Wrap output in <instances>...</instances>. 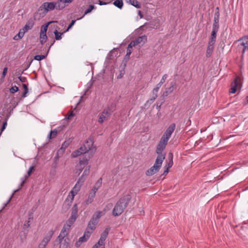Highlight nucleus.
I'll return each mask as SVG.
<instances>
[{
	"label": "nucleus",
	"mask_w": 248,
	"mask_h": 248,
	"mask_svg": "<svg viewBox=\"0 0 248 248\" xmlns=\"http://www.w3.org/2000/svg\"><path fill=\"white\" fill-rule=\"evenodd\" d=\"M75 22H76L75 20H72L71 23L68 26L67 29H66V30L65 31H64V32H65L68 31L74 25V24L75 23Z\"/></svg>",
	"instance_id": "51"
},
{
	"label": "nucleus",
	"mask_w": 248,
	"mask_h": 248,
	"mask_svg": "<svg viewBox=\"0 0 248 248\" xmlns=\"http://www.w3.org/2000/svg\"><path fill=\"white\" fill-rule=\"evenodd\" d=\"M47 55V54L46 55H36L34 58V59L35 60H37V61H41L42 60H43L44 59L46 56Z\"/></svg>",
	"instance_id": "43"
},
{
	"label": "nucleus",
	"mask_w": 248,
	"mask_h": 248,
	"mask_svg": "<svg viewBox=\"0 0 248 248\" xmlns=\"http://www.w3.org/2000/svg\"><path fill=\"white\" fill-rule=\"evenodd\" d=\"M56 4L54 2H44L39 8L38 11L44 9L45 12L47 13L49 10H53L56 8Z\"/></svg>",
	"instance_id": "8"
},
{
	"label": "nucleus",
	"mask_w": 248,
	"mask_h": 248,
	"mask_svg": "<svg viewBox=\"0 0 248 248\" xmlns=\"http://www.w3.org/2000/svg\"><path fill=\"white\" fill-rule=\"evenodd\" d=\"M102 183V179L101 178H99L93 187L92 189L93 191L96 193L98 189L101 187Z\"/></svg>",
	"instance_id": "22"
},
{
	"label": "nucleus",
	"mask_w": 248,
	"mask_h": 248,
	"mask_svg": "<svg viewBox=\"0 0 248 248\" xmlns=\"http://www.w3.org/2000/svg\"><path fill=\"white\" fill-rule=\"evenodd\" d=\"M54 33L55 34L56 40H59L62 39V35L63 33L59 32L57 30H56Z\"/></svg>",
	"instance_id": "39"
},
{
	"label": "nucleus",
	"mask_w": 248,
	"mask_h": 248,
	"mask_svg": "<svg viewBox=\"0 0 248 248\" xmlns=\"http://www.w3.org/2000/svg\"><path fill=\"white\" fill-rule=\"evenodd\" d=\"M167 78H168V75H167V74L164 75L162 76V78H161V80L160 81L159 83H160V84H163L165 82V80H166Z\"/></svg>",
	"instance_id": "49"
},
{
	"label": "nucleus",
	"mask_w": 248,
	"mask_h": 248,
	"mask_svg": "<svg viewBox=\"0 0 248 248\" xmlns=\"http://www.w3.org/2000/svg\"><path fill=\"white\" fill-rule=\"evenodd\" d=\"M32 217H30L29 218V220L26 222L24 224V226H26L27 227H29L30 226V220L32 219Z\"/></svg>",
	"instance_id": "53"
},
{
	"label": "nucleus",
	"mask_w": 248,
	"mask_h": 248,
	"mask_svg": "<svg viewBox=\"0 0 248 248\" xmlns=\"http://www.w3.org/2000/svg\"><path fill=\"white\" fill-rule=\"evenodd\" d=\"M95 225L92 224L91 223L89 222L87 229L88 230H91V231H93L95 229Z\"/></svg>",
	"instance_id": "47"
},
{
	"label": "nucleus",
	"mask_w": 248,
	"mask_h": 248,
	"mask_svg": "<svg viewBox=\"0 0 248 248\" xmlns=\"http://www.w3.org/2000/svg\"><path fill=\"white\" fill-rule=\"evenodd\" d=\"M218 28H219V25H218V23L217 22H214V23H213V29L212 30H218Z\"/></svg>",
	"instance_id": "50"
},
{
	"label": "nucleus",
	"mask_w": 248,
	"mask_h": 248,
	"mask_svg": "<svg viewBox=\"0 0 248 248\" xmlns=\"http://www.w3.org/2000/svg\"><path fill=\"white\" fill-rule=\"evenodd\" d=\"M25 32L26 31L23 29L20 30L18 34L14 37V39L17 40L21 39L23 37Z\"/></svg>",
	"instance_id": "25"
},
{
	"label": "nucleus",
	"mask_w": 248,
	"mask_h": 248,
	"mask_svg": "<svg viewBox=\"0 0 248 248\" xmlns=\"http://www.w3.org/2000/svg\"><path fill=\"white\" fill-rule=\"evenodd\" d=\"M47 39V36L46 34L40 33V41L41 44H44Z\"/></svg>",
	"instance_id": "37"
},
{
	"label": "nucleus",
	"mask_w": 248,
	"mask_h": 248,
	"mask_svg": "<svg viewBox=\"0 0 248 248\" xmlns=\"http://www.w3.org/2000/svg\"><path fill=\"white\" fill-rule=\"evenodd\" d=\"M114 110L115 107L112 105L104 109L98 115V121L99 123L102 124L105 121H107Z\"/></svg>",
	"instance_id": "5"
},
{
	"label": "nucleus",
	"mask_w": 248,
	"mask_h": 248,
	"mask_svg": "<svg viewBox=\"0 0 248 248\" xmlns=\"http://www.w3.org/2000/svg\"><path fill=\"white\" fill-rule=\"evenodd\" d=\"M218 9H219L218 7H217L216 8V10L217 11H216V12L215 13V16H214V22H216V23L219 22V18L220 14H219Z\"/></svg>",
	"instance_id": "32"
},
{
	"label": "nucleus",
	"mask_w": 248,
	"mask_h": 248,
	"mask_svg": "<svg viewBox=\"0 0 248 248\" xmlns=\"http://www.w3.org/2000/svg\"><path fill=\"white\" fill-rule=\"evenodd\" d=\"M88 238L85 236V235H84L82 236V237H80L79 238V240L81 242H85L87 240Z\"/></svg>",
	"instance_id": "52"
},
{
	"label": "nucleus",
	"mask_w": 248,
	"mask_h": 248,
	"mask_svg": "<svg viewBox=\"0 0 248 248\" xmlns=\"http://www.w3.org/2000/svg\"><path fill=\"white\" fill-rule=\"evenodd\" d=\"M92 248H98L97 245H95L93 246Z\"/></svg>",
	"instance_id": "64"
},
{
	"label": "nucleus",
	"mask_w": 248,
	"mask_h": 248,
	"mask_svg": "<svg viewBox=\"0 0 248 248\" xmlns=\"http://www.w3.org/2000/svg\"><path fill=\"white\" fill-rule=\"evenodd\" d=\"M158 92V91L156 90V89H154L153 90V91H152L153 96L149 100L147 101L146 104H151L155 100V99L157 97Z\"/></svg>",
	"instance_id": "19"
},
{
	"label": "nucleus",
	"mask_w": 248,
	"mask_h": 248,
	"mask_svg": "<svg viewBox=\"0 0 248 248\" xmlns=\"http://www.w3.org/2000/svg\"><path fill=\"white\" fill-rule=\"evenodd\" d=\"M78 205L77 204H75L72 209V212L71 215H75L76 216L78 217Z\"/></svg>",
	"instance_id": "36"
},
{
	"label": "nucleus",
	"mask_w": 248,
	"mask_h": 248,
	"mask_svg": "<svg viewBox=\"0 0 248 248\" xmlns=\"http://www.w3.org/2000/svg\"><path fill=\"white\" fill-rule=\"evenodd\" d=\"M49 23H48L47 24H46L45 25H43L42 27L40 33L46 34V31H47V27H48V25L49 24Z\"/></svg>",
	"instance_id": "40"
},
{
	"label": "nucleus",
	"mask_w": 248,
	"mask_h": 248,
	"mask_svg": "<svg viewBox=\"0 0 248 248\" xmlns=\"http://www.w3.org/2000/svg\"><path fill=\"white\" fill-rule=\"evenodd\" d=\"M113 4L119 9H122L123 6V0H116Z\"/></svg>",
	"instance_id": "31"
},
{
	"label": "nucleus",
	"mask_w": 248,
	"mask_h": 248,
	"mask_svg": "<svg viewBox=\"0 0 248 248\" xmlns=\"http://www.w3.org/2000/svg\"><path fill=\"white\" fill-rule=\"evenodd\" d=\"M131 198L129 194L123 195L115 205L112 211L113 215L115 217L121 215L127 206Z\"/></svg>",
	"instance_id": "2"
},
{
	"label": "nucleus",
	"mask_w": 248,
	"mask_h": 248,
	"mask_svg": "<svg viewBox=\"0 0 248 248\" xmlns=\"http://www.w3.org/2000/svg\"><path fill=\"white\" fill-rule=\"evenodd\" d=\"M56 8L59 10L64 9L66 6V3L64 0H58L56 2Z\"/></svg>",
	"instance_id": "17"
},
{
	"label": "nucleus",
	"mask_w": 248,
	"mask_h": 248,
	"mask_svg": "<svg viewBox=\"0 0 248 248\" xmlns=\"http://www.w3.org/2000/svg\"><path fill=\"white\" fill-rule=\"evenodd\" d=\"M124 73L122 72V71L121 72L120 75L117 77L118 78H122L124 76Z\"/></svg>",
	"instance_id": "59"
},
{
	"label": "nucleus",
	"mask_w": 248,
	"mask_h": 248,
	"mask_svg": "<svg viewBox=\"0 0 248 248\" xmlns=\"http://www.w3.org/2000/svg\"><path fill=\"white\" fill-rule=\"evenodd\" d=\"M99 4L100 5H106L107 4V3L106 2H103V1H101V0H99Z\"/></svg>",
	"instance_id": "61"
},
{
	"label": "nucleus",
	"mask_w": 248,
	"mask_h": 248,
	"mask_svg": "<svg viewBox=\"0 0 248 248\" xmlns=\"http://www.w3.org/2000/svg\"><path fill=\"white\" fill-rule=\"evenodd\" d=\"M66 147L67 145H65V143H63L62 145V147L58 151L57 155L55 156V159H58L60 157L59 154H62Z\"/></svg>",
	"instance_id": "24"
},
{
	"label": "nucleus",
	"mask_w": 248,
	"mask_h": 248,
	"mask_svg": "<svg viewBox=\"0 0 248 248\" xmlns=\"http://www.w3.org/2000/svg\"><path fill=\"white\" fill-rule=\"evenodd\" d=\"M54 233V231L53 230H50L46 235L42 242L46 244H47L51 240L52 236Z\"/></svg>",
	"instance_id": "16"
},
{
	"label": "nucleus",
	"mask_w": 248,
	"mask_h": 248,
	"mask_svg": "<svg viewBox=\"0 0 248 248\" xmlns=\"http://www.w3.org/2000/svg\"><path fill=\"white\" fill-rule=\"evenodd\" d=\"M158 171L156 170L155 169H154L151 168L146 171V174L147 176H151L156 173Z\"/></svg>",
	"instance_id": "34"
},
{
	"label": "nucleus",
	"mask_w": 248,
	"mask_h": 248,
	"mask_svg": "<svg viewBox=\"0 0 248 248\" xmlns=\"http://www.w3.org/2000/svg\"><path fill=\"white\" fill-rule=\"evenodd\" d=\"M129 2L137 8H140L141 7L140 3L137 0H129Z\"/></svg>",
	"instance_id": "30"
},
{
	"label": "nucleus",
	"mask_w": 248,
	"mask_h": 248,
	"mask_svg": "<svg viewBox=\"0 0 248 248\" xmlns=\"http://www.w3.org/2000/svg\"><path fill=\"white\" fill-rule=\"evenodd\" d=\"M217 30H212L211 32V36L210 38L209 41H212V42L215 43L216 38L217 36Z\"/></svg>",
	"instance_id": "28"
},
{
	"label": "nucleus",
	"mask_w": 248,
	"mask_h": 248,
	"mask_svg": "<svg viewBox=\"0 0 248 248\" xmlns=\"http://www.w3.org/2000/svg\"><path fill=\"white\" fill-rule=\"evenodd\" d=\"M92 232H93V231H91V230L87 229V230L85 232L84 235H85V236H86L88 238H89L91 235V234L92 233Z\"/></svg>",
	"instance_id": "48"
},
{
	"label": "nucleus",
	"mask_w": 248,
	"mask_h": 248,
	"mask_svg": "<svg viewBox=\"0 0 248 248\" xmlns=\"http://www.w3.org/2000/svg\"><path fill=\"white\" fill-rule=\"evenodd\" d=\"M81 152L80 151V150H79V149L77 150H76L75 151H74L72 154H71V156L73 158H75V157H77L79 155H80L81 154H82L81 153H80Z\"/></svg>",
	"instance_id": "38"
},
{
	"label": "nucleus",
	"mask_w": 248,
	"mask_h": 248,
	"mask_svg": "<svg viewBox=\"0 0 248 248\" xmlns=\"http://www.w3.org/2000/svg\"><path fill=\"white\" fill-rule=\"evenodd\" d=\"M34 22L32 19H30L28 21L25 25L24 27L22 28L26 32L31 29L34 25Z\"/></svg>",
	"instance_id": "18"
},
{
	"label": "nucleus",
	"mask_w": 248,
	"mask_h": 248,
	"mask_svg": "<svg viewBox=\"0 0 248 248\" xmlns=\"http://www.w3.org/2000/svg\"><path fill=\"white\" fill-rule=\"evenodd\" d=\"M7 71H8V68L7 67H4V69H3L2 73V76H1V78H0V80L1 81H3L4 80V79L5 78V77L6 76V74L7 73Z\"/></svg>",
	"instance_id": "42"
},
{
	"label": "nucleus",
	"mask_w": 248,
	"mask_h": 248,
	"mask_svg": "<svg viewBox=\"0 0 248 248\" xmlns=\"http://www.w3.org/2000/svg\"><path fill=\"white\" fill-rule=\"evenodd\" d=\"M18 78L22 82H24L25 81L26 78L24 77H19Z\"/></svg>",
	"instance_id": "58"
},
{
	"label": "nucleus",
	"mask_w": 248,
	"mask_h": 248,
	"mask_svg": "<svg viewBox=\"0 0 248 248\" xmlns=\"http://www.w3.org/2000/svg\"><path fill=\"white\" fill-rule=\"evenodd\" d=\"M94 8H95V6L94 5H90L89 8L87 9H86V11H85L84 15L80 18H78V20L82 18L85 15L90 13L92 11V10L94 9Z\"/></svg>",
	"instance_id": "33"
},
{
	"label": "nucleus",
	"mask_w": 248,
	"mask_h": 248,
	"mask_svg": "<svg viewBox=\"0 0 248 248\" xmlns=\"http://www.w3.org/2000/svg\"><path fill=\"white\" fill-rule=\"evenodd\" d=\"M65 230V229L61 230L54 242L55 245L59 246V248H70L69 239L67 237L69 232Z\"/></svg>",
	"instance_id": "3"
},
{
	"label": "nucleus",
	"mask_w": 248,
	"mask_h": 248,
	"mask_svg": "<svg viewBox=\"0 0 248 248\" xmlns=\"http://www.w3.org/2000/svg\"><path fill=\"white\" fill-rule=\"evenodd\" d=\"M18 88L17 86H15L11 87L9 90L11 93H14L17 92L18 91Z\"/></svg>",
	"instance_id": "44"
},
{
	"label": "nucleus",
	"mask_w": 248,
	"mask_h": 248,
	"mask_svg": "<svg viewBox=\"0 0 248 248\" xmlns=\"http://www.w3.org/2000/svg\"><path fill=\"white\" fill-rule=\"evenodd\" d=\"M214 44L215 43L212 42V41H209L206 52V56L207 58H209L211 56L214 49Z\"/></svg>",
	"instance_id": "15"
},
{
	"label": "nucleus",
	"mask_w": 248,
	"mask_h": 248,
	"mask_svg": "<svg viewBox=\"0 0 248 248\" xmlns=\"http://www.w3.org/2000/svg\"><path fill=\"white\" fill-rule=\"evenodd\" d=\"M57 135V130L55 129L53 130H51L48 135V138L50 139L54 138L56 137Z\"/></svg>",
	"instance_id": "35"
},
{
	"label": "nucleus",
	"mask_w": 248,
	"mask_h": 248,
	"mask_svg": "<svg viewBox=\"0 0 248 248\" xmlns=\"http://www.w3.org/2000/svg\"><path fill=\"white\" fill-rule=\"evenodd\" d=\"M169 162L165 166V168L170 169L173 165V154L171 153H169L168 154Z\"/></svg>",
	"instance_id": "21"
},
{
	"label": "nucleus",
	"mask_w": 248,
	"mask_h": 248,
	"mask_svg": "<svg viewBox=\"0 0 248 248\" xmlns=\"http://www.w3.org/2000/svg\"><path fill=\"white\" fill-rule=\"evenodd\" d=\"M22 86L24 89V92L23 93L22 97H25L27 96V94L28 93V88L27 85L25 84H23Z\"/></svg>",
	"instance_id": "41"
},
{
	"label": "nucleus",
	"mask_w": 248,
	"mask_h": 248,
	"mask_svg": "<svg viewBox=\"0 0 248 248\" xmlns=\"http://www.w3.org/2000/svg\"><path fill=\"white\" fill-rule=\"evenodd\" d=\"M81 187V186L79 185V182H77L75 186L72 188V189L69 192L67 198H66L64 203L63 205V207L65 206V208L68 209L69 207L71 205L74 199V197L79 191Z\"/></svg>",
	"instance_id": "4"
},
{
	"label": "nucleus",
	"mask_w": 248,
	"mask_h": 248,
	"mask_svg": "<svg viewBox=\"0 0 248 248\" xmlns=\"http://www.w3.org/2000/svg\"><path fill=\"white\" fill-rule=\"evenodd\" d=\"M86 155L82 159L79 161V163L76 166V169L78 170V174L79 175L82 171L83 169L88 164V160L93 157V155H89L87 157Z\"/></svg>",
	"instance_id": "6"
},
{
	"label": "nucleus",
	"mask_w": 248,
	"mask_h": 248,
	"mask_svg": "<svg viewBox=\"0 0 248 248\" xmlns=\"http://www.w3.org/2000/svg\"><path fill=\"white\" fill-rule=\"evenodd\" d=\"M109 228H106L105 231L102 233L101 235V236H100V239L104 241H105L106 239L107 238V236L108 235V232L109 231Z\"/></svg>",
	"instance_id": "27"
},
{
	"label": "nucleus",
	"mask_w": 248,
	"mask_h": 248,
	"mask_svg": "<svg viewBox=\"0 0 248 248\" xmlns=\"http://www.w3.org/2000/svg\"><path fill=\"white\" fill-rule=\"evenodd\" d=\"M91 166L87 165L83 171V174L79 178L77 182H79V185L82 186L85 180V177L88 176L90 173Z\"/></svg>",
	"instance_id": "12"
},
{
	"label": "nucleus",
	"mask_w": 248,
	"mask_h": 248,
	"mask_svg": "<svg viewBox=\"0 0 248 248\" xmlns=\"http://www.w3.org/2000/svg\"><path fill=\"white\" fill-rule=\"evenodd\" d=\"M77 216L71 215L66 223L64 225L62 229H64L66 232H69L71 225L74 223L77 219Z\"/></svg>",
	"instance_id": "11"
},
{
	"label": "nucleus",
	"mask_w": 248,
	"mask_h": 248,
	"mask_svg": "<svg viewBox=\"0 0 248 248\" xmlns=\"http://www.w3.org/2000/svg\"><path fill=\"white\" fill-rule=\"evenodd\" d=\"M162 84H160V83H159H159L156 85V87H155L154 89H156V90H158H158H159V88H160L161 87V86H162Z\"/></svg>",
	"instance_id": "57"
},
{
	"label": "nucleus",
	"mask_w": 248,
	"mask_h": 248,
	"mask_svg": "<svg viewBox=\"0 0 248 248\" xmlns=\"http://www.w3.org/2000/svg\"><path fill=\"white\" fill-rule=\"evenodd\" d=\"M134 47V46H133V45L131 43H130L128 45V46L127 47L126 54L125 56V59H129L130 55L131 54L132 51V47Z\"/></svg>",
	"instance_id": "26"
},
{
	"label": "nucleus",
	"mask_w": 248,
	"mask_h": 248,
	"mask_svg": "<svg viewBox=\"0 0 248 248\" xmlns=\"http://www.w3.org/2000/svg\"><path fill=\"white\" fill-rule=\"evenodd\" d=\"M74 0H64V1L66 2V3H71Z\"/></svg>",
	"instance_id": "63"
},
{
	"label": "nucleus",
	"mask_w": 248,
	"mask_h": 248,
	"mask_svg": "<svg viewBox=\"0 0 248 248\" xmlns=\"http://www.w3.org/2000/svg\"><path fill=\"white\" fill-rule=\"evenodd\" d=\"M95 194L96 193L95 192L91 190V192L89 194L88 199L85 201L86 204L88 205L90 203H91L93 202V198L95 196Z\"/></svg>",
	"instance_id": "20"
},
{
	"label": "nucleus",
	"mask_w": 248,
	"mask_h": 248,
	"mask_svg": "<svg viewBox=\"0 0 248 248\" xmlns=\"http://www.w3.org/2000/svg\"><path fill=\"white\" fill-rule=\"evenodd\" d=\"M74 115V113L73 112V111H72L68 115V116H66V118L68 119H71V117H73Z\"/></svg>",
	"instance_id": "55"
},
{
	"label": "nucleus",
	"mask_w": 248,
	"mask_h": 248,
	"mask_svg": "<svg viewBox=\"0 0 248 248\" xmlns=\"http://www.w3.org/2000/svg\"><path fill=\"white\" fill-rule=\"evenodd\" d=\"M98 221L95 218V216H93L92 218H91V220L90 221V223H91L92 224L95 225V226L98 223Z\"/></svg>",
	"instance_id": "46"
},
{
	"label": "nucleus",
	"mask_w": 248,
	"mask_h": 248,
	"mask_svg": "<svg viewBox=\"0 0 248 248\" xmlns=\"http://www.w3.org/2000/svg\"><path fill=\"white\" fill-rule=\"evenodd\" d=\"M147 41V37L145 35L140 36L136 38L135 40H133L130 42L133 46H136L141 44L143 45Z\"/></svg>",
	"instance_id": "14"
},
{
	"label": "nucleus",
	"mask_w": 248,
	"mask_h": 248,
	"mask_svg": "<svg viewBox=\"0 0 248 248\" xmlns=\"http://www.w3.org/2000/svg\"><path fill=\"white\" fill-rule=\"evenodd\" d=\"M105 214V211H97L93 215V216H95V218L98 221L100 217L104 215Z\"/></svg>",
	"instance_id": "29"
},
{
	"label": "nucleus",
	"mask_w": 248,
	"mask_h": 248,
	"mask_svg": "<svg viewBox=\"0 0 248 248\" xmlns=\"http://www.w3.org/2000/svg\"><path fill=\"white\" fill-rule=\"evenodd\" d=\"M35 170V168L33 166H31L30 167L28 171V176H25L24 177L22 178L21 179V184H20V186H19V187L16 189V190H15L14 192V193L12 194V196H13V195L14 194V193H15L17 191H18L21 188V187L23 186V185L24 184V183H25V181H26V180L27 179V178L29 176L31 173H32V172Z\"/></svg>",
	"instance_id": "13"
},
{
	"label": "nucleus",
	"mask_w": 248,
	"mask_h": 248,
	"mask_svg": "<svg viewBox=\"0 0 248 248\" xmlns=\"http://www.w3.org/2000/svg\"><path fill=\"white\" fill-rule=\"evenodd\" d=\"M169 169L166 168L165 170H164L163 175H166L169 172Z\"/></svg>",
	"instance_id": "60"
},
{
	"label": "nucleus",
	"mask_w": 248,
	"mask_h": 248,
	"mask_svg": "<svg viewBox=\"0 0 248 248\" xmlns=\"http://www.w3.org/2000/svg\"><path fill=\"white\" fill-rule=\"evenodd\" d=\"M138 14L140 16V18H142L143 17V15L142 14V13L140 11H138Z\"/></svg>",
	"instance_id": "62"
},
{
	"label": "nucleus",
	"mask_w": 248,
	"mask_h": 248,
	"mask_svg": "<svg viewBox=\"0 0 248 248\" xmlns=\"http://www.w3.org/2000/svg\"><path fill=\"white\" fill-rule=\"evenodd\" d=\"M82 243V242H81L80 241H79L78 240V241H77L76 243H75V246L77 248L79 247L81 244Z\"/></svg>",
	"instance_id": "56"
},
{
	"label": "nucleus",
	"mask_w": 248,
	"mask_h": 248,
	"mask_svg": "<svg viewBox=\"0 0 248 248\" xmlns=\"http://www.w3.org/2000/svg\"><path fill=\"white\" fill-rule=\"evenodd\" d=\"M91 145H92V143L91 144L89 143L88 141H87L85 144L82 145L78 149L80 150L82 154H85L83 156V157L86 155H87L86 157H87L89 155H90L91 154H92L93 155V153H90L89 152V151L91 149Z\"/></svg>",
	"instance_id": "9"
},
{
	"label": "nucleus",
	"mask_w": 248,
	"mask_h": 248,
	"mask_svg": "<svg viewBox=\"0 0 248 248\" xmlns=\"http://www.w3.org/2000/svg\"><path fill=\"white\" fill-rule=\"evenodd\" d=\"M242 87V82L241 78L239 77H236L231 84V88L230 89V93H234L237 89H240Z\"/></svg>",
	"instance_id": "7"
},
{
	"label": "nucleus",
	"mask_w": 248,
	"mask_h": 248,
	"mask_svg": "<svg viewBox=\"0 0 248 248\" xmlns=\"http://www.w3.org/2000/svg\"><path fill=\"white\" fill-rule=\"evenodd\" d=\"M175 127L176 125L175 124H171L161 137L157 145L155 151L156 153L157 154V156L155 159L154 165L151 168L159 171L163 161L165 158L166 154L163 152V151L165 149L170 138L174 132Z\"/></svg>",
	"instance_id": "1"
},
{
	"label": "nucleus",
	"mask_w": 248,
	"mask_h": 248,
	"mask_svg": "<svg viewBox=\"0 0 248 248\" xmlns=\"http://www.w3.org/2000/svg\"><path fill=\"white\" fill-rule=\"evenodd\" d=\"M240 42L238 45L239 49L242 47V53L244 54L246 50H248V36H245L238 40Z\"/></svg>",
	"instance_id": "10"
},
{
	"label": "nucleus",
	"mask_w": 248,
	"mask_h": 248,
	"mask_svg": "<svg viewBox=\"0 0 248 248\" xmlns=\"http://www.w3.org/2000/svg\"><path fill=\"white\" fill-rule=\"evenodd\" d=\"M176 85L175 82H172L170 84V86L166 89V92L164 93V95L167 96L169 94L171 93L174 89V86Z\"/></svg>",
	"instance_id": "23"
},
{
	"label": "nucleus",
	"mask_w": 248,
	"mask_h": 248,
	"mask_svg": "<svg viewBox=\"0 0 248 248\" xmlns=\"http://www.w3.org/2000/svg\"><path fill=\"white\" fill-rule=\"evenodd\" d=\"M95 245H97V246H98V248L99 247H101V248H105V246H104V241H103V240H102V239H101V240H100V239H99V240L98 242H97V244H96Z\"/></svg>",
	"instance_id": "45"
},
{
	"label": "nucleus",
	"mask_w": 248,
	"mask_h": 248,
	"mask_svg": "<svg viewBox=\"0 0 248 248\" xmlns=\"http://www.w3.org/2000/svg\"><path fill=\"white\" fill-rule=\"evenodd\" d=\"M46 244L41 241L38 246V248H46Z\"/></svg>",
	"instance_id": "54"
}]
</instances>
